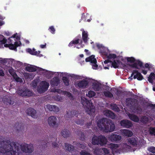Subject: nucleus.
Masks as SVG:
<instances>
[{
  "instance_id": "nucleus-50",
  "label": "nucleus",
  "mask_w": 155,
  "mask_h": 155,
  "mask_svg": "<svg viewBox=\"0 0 155 155\" xmlns=\"http://www.w3.org/2000/svg\"><path fill=\"white\" fill-rule=\"evenodd\" d=\"M75 123L78 124H82L83 123V121L80 120H77L75 121Z\"/></svg>"
},
{
  "instance_id": "nucleus-1",
  "label": "nucleus",
  "mask_w": 155,
  "mask_h": 155,
  "mask_svg": "<svg viewBox=\"0 0 155 155\" xmlns=\"http://www.w3.org/2000/svg\"><path fill=\"white\" fill-rule=\"evenodd\" d=\"M21 148V150L26 153H31L34 150V147L31 144L25 143L20 145L14 142L9 140H3L0 142V152L6 155H15Z\"/></svg>"
},
{
  "instance_id": "nucleus-44",
  "label": "nucleus",
  "mask_w": 155,
  "mask_h": 155,
  "mask_svg": "<svg viewBox=\"0 0 155 155\" xmlns=\"http://www.w3.org/2000/svg\"><path fill=\"white\" fill-rule=\"evenodd\" d=\"M102 150L103 151L104 154L107 155L109 153V151L107 149L105 148H103L102 149Z\"/></svg>"
},
{
  "instance_id": "nucleus-59",
  "label": "nucleus",
  "mask_w": 155,
  "mask_h": 155,
  "mask_svg": "<svg viewBox=\"0 0 155 155\" xmlns=\"http://www.w3.org/2000/svg\"><path fill=\"white\" fill-rule=\"evenodd\" d=\"M86 147V145L85 144H81V148L82 149H84Z\"/></svg>"
},
{
  "instance_id": "nucleus-6",
  "label": "nucleus",
  "mask_w": 155,
  "mask_h": 155,
  "mask_svg": "<svg viewBox=\"0 0 155 155\" xmlns=\"http://www.w3.org/2000/svg\"><path fill=\"white\" fill-rule=\"evenodd\" d=\"M49 85L48 83L45 81H42L38 87L37 91L40 93H42L47 90Z\"/></svg>"
},
{
  "instance_id": "nucleus-36",
  "label": "nucleus",
  "mask_w": 155,
  "mask_h": 155,
  "mask_svg": "<svg viewBox=\"0 0 155 155\" xmlns=\"http://www.w3.org/2000/svg\"><path fill=\"white\" fill-rule=\"evenodd\" d=\"M81 155H91L90 153L85 150H82L80 152Z\"/></svg>"
},
{
  "instance_id": "nucleus-62",
  "label": "nucleus",
  "mask_w": 155,
  "mask_h": 155,
  "mask_svg": "<svg viewBox=\"0 0 155 155\" xmlns=\"http://www.w3.org/2000/svg\"><path fill=\"white\" fill-rule=\"evenodd\" d=\"M28 92H31V91L29 90L27 88V90H26V91L25 92V94H28Z\"/></svg>"
},
{
  "instance_id": "nucleus-12",
  "label": "nucleus",
  "mask_w": 155,
  "mask_h": 155,
  "mask_svg": "<svg viewBox=\"0 0 155 155\" xmlns=\"http://www.w3.org/2000/svg\"><path fill=\"white\" fill-rule=\"evenodd\" d=\"M121 136L119 135L112 133L109 137V140L111 141L118 142L121 139Z\"/></svg>"
},
{
  "instance_id": "nucleus-29",
  "label": "nucleus",
  "mask_w": 155,
  "mask_h": 155,
  "mask_svg": "<svg viewBox=\"0 0 155 155\" xmlns=\"http://www.w3.org/2000/svg\"><path fill=\"white\" fill-rule=\"evenodd\" d=\"M110 108L115 111H118L119 109L115 104H112L110 105Z\"/></svg>"
},
{
  "instance_id": "nucleus-13",
  "label": "nucleus",
  "mask_w": 155,
  "mask_h": 155,
  "mask_svg": "<svg viewBox=\"0 0 155 155\" xmlns=\"http://www.w3.org/2000/svg\"><path fill=\"white\" fill-rule=\"evenodd\" d=\"M21 44V43L20 41L18 42L16 41L15 42L14 45L12 44H6L4 45V46L6 47H8L11 49L16 51V47L20 46Z\"/></svg>"
},
{
  "instance_id": "nucleus-22",
  "label": "nucleus",
  "mask_w": 155,
  "mask_h": 155,
  "mask_svg": "<svg viewBox=\"0 0 155 155\" xmlns=\"http://www.w3.org/2000/svg\"><path fill=\"white\" fill-rule=\"evenodd\" d=\"M65 147H66V150L71 153H73V151L77 153V152H78L76 150L74 149V147L73 146L71 145L68 144L66 143H65Z\"/></svg>"
},
{
  "instance_id": "nucleus-21",
  "label": "nucleus",
  "mask_w": 155,
  "mask_h": 155,
  "mask_svg": "<svg viewBox=\"0 0 155 155\" xmlns=\"http://www.w3.org/2000/svg\"><path fill=\"white\" fill-rule=\"evenodd\" d=\"M59 83V79L57 77L53 78L51 81V84L52 86H57Z\"/></svg>"
},
{
  "instance_id": "nucleus-10",
  "label": "nucleus",
  "mask_w": 155,
  "mask_h": 155,
  "mask_svg": "<svg viewBox=\"0 0 155 155\" xmlns=\"http://www.w3.org/2000/svg\"><path fill=\"white\" fill-rule=\"evenodd\" d=\"M2 101L5 104L7 105H12L14 104L15 102L12 99L11 97L5 96L3 98Z\"/></svg>"
},
{
  "instance_id": "nucleus-28",
  "label": "nucleus",
  "mask_w": 155,
  "mask_h": 155,
  "mask_svg": "<svg viewBox=\"0 0 155 155\" xmlns=\"http://www.w3.org/2000/svg\"><path fill=\"white\" fill-rule=\"evenodd\" d=\"M138 66L141 67L142 66V63L140 61H137L133 65V66L136 68L138 69Z\"/></svg>"
},
{
  "instance_id": "nucleus-38",
  "label": "nucleus",
  "mask_w": 155,
  "mask_h": 155,
  "mask_svg": "<svg viewBox=\"0 0 155 155\" xmlns=\"http://www.w3.org/2000/svg\"><path fill=\"white\" fill-rule=\"evenodd\" d=\"M9 72L10 73V74L12 75L13 77H15V76H17V75L16 74L14 71V70L12 69H9L8 70Z\"/></svg>"
},
{
  "instance_id": "nucleus-34",
  "label": "nucleus",
  "mask_w": 155,
  "mask_h": 155,
  "mask_svg": "<svg viewBox=\"0 0 155 155\" xmlns=\"http://www.w3.org/2000/svg\"><path fill=\"white\" fill-rule=\"evenodd\" d=\"M150 133V134L155 136V128L150 127L149 130Z\"/></svg>"
},
{
  "instance_id": "nucleus-45",
  "label": "nucleus",
  "mask_w": 155,
  "mask_h": 155,
  "mask_svg": "<svg viewBox=\"0 0 155 155\" xmlns=\"http://www.w3.org/2000/svg\"><path fill=\"white\" fill-rule=\"evenodd\" d=\"M35 50H33V51H32L31 49H28L29 52L31 54L33 55H36L37 54V52L35 51Z\"/></svg>"
},
{
  "instance_id": "nucleus-7",
  "label": "nucleus",
  "mask_w": 155,
  "mask_h": 155,
  "mask_svg": "<svg viewBox=\"0 0 155 155\" xmlns=\"http://www.w3.org/2000/svg\"><path fill=\"white\" fill-rule=\"evenodd\" d=\"M27 90V88L25 87H21L19 88L17 91V93L19 95L23 97L26 96L29 97L32 95V92H28V94H25V92Z\"/></svg>"
},
{
  "instance_id": "nucleus-20",
  "label": "nucleus",
  "mask_w": 155,
  "mask_h": 155,
  "mask_svg": "<svg viewBox=\"0 0 155 155\" xmlns=\"http://www.w3.org/2000/svg\"><path fill=\"white\" fill-rule=\"evenodd\" d=\"M122 134L125 136L130 137L132 136L133 134L132 132L128 130H122Z\"/></svg>"
},
{
  "instance_id": "nucleus-3",
  "label": "nucleus",
  "mask_w": 155,
  "mask_h": 155,
  "mask_svg": "<svg viewBox=\"0 0 155 155\" xmlns=\"http://www.w3.org/2000/svg\"><path fill=\"white\" fill-rule=\"evenodd\" d=\"M126 102L127 105L131 107L132 112L137 113H140L142 112V109L140 106L138 105L136 99L128 98L126 99Z\"/></svg>"
},
{
  "instance_id": "nucleus-33",
  "label": "nucleus",
  "mask_w": 155,
  "mask_h": 155,
  "mask_svg": "<svg viewBox=\"0 0 155 155\" xmlns=\"http://www.w3.org/2000/svg\"><path fill=\"white\" fill-rule=\"evenodd\" d=\"M140 120L143 123H146L148 120V118L146 116H143L141 118Z\"/></svg>"
},
{
  "instance_id": "nucleus-18",
  "label": "nucleus",
  "mask_w": 155,
  "mask_h": 155,
  "mask_svg": "<svg viewBox=\"0 0 155 155\" xmlns=\"http://www.w3.org/2000/svg\"><path fill=\"white\" fill-rule=\"evenodd\" d=\"M47 107L48 109L51 111L58 112L59 111L58 107L55 105H48L47 106Z\"/></svg>"
},
{
  "instance_id": "nucleus-4",
  "label": "nucleus",
  "mask_w": 155,
  "mask_h": 155,
  "mask_svg": "<svg viewBox=\"0 0 155 155\" xmlns=\"http://www.w3.org/2000/svg\"><path fill=\"white\" fill-rule=\"evenodd\" d=\"M80 102L83 105L86 112L89 114H91L92 112L94 113L95 112L94 107L91 101L87 100L84 97H81Z\"/></svg>"
},
{
  "instance_id": "nucleus-11",
  "label": "nucleus",
  "mask_w": 155,
  "mask_h": 155,
  "mask_svg": "<svg viewBox=\"0 0 155 155\" xmlns=\"http://www.w3.org/2000/svg\"><path fill=\"white\" fill-rule=\"evenodd\" d=\"M134 74V79L137 78V79L139 80H142L143 78V77L141 74L138 72L137 70L134 71L132 74H131L130 77L129 78V79L130 80L132 79V77Z\"/></svg>"
},
{
  "instance_id": "nucleus-46",
  "label": "nucleus",
  "mask_w": 155,
  "mask_h": 155,
  "mask_svg": "<svg viewBox=\"0 0 155 155\" xmlns=\"http://www.w3.org/2000/svg\"><path fill=\"white\" fill-rule=\"evenodd\" d=\"M79 39H78L77 40H76L73 41L70 43L69 44L70 45L72 44H78L79 43Z\"/></svg>"
},
{
  "instance_id": "nucleus-37",
  "label": "nucleus",
  "mask_w": 155,
  "mask_h": 155,
  "mask_svg": "<svg viewBox=\"0 0 155 155\" xmlns=\"http://www.w3.org/2000/svg\"><path fill=\"white\" fill-rule=\"evenodd\" d=\"M95 95V92L92 91H90L88 92V96L89 97H92Z\"/></svg>"
},
{
  "instance_id": "nucleus-24",
  "label": "nucleus",
  "mask_w": 155,
  "mask_h": 155,
  "mask_svg": "<svg viewBox=\"0 0 155 155\" xmlns=\"http://www.w3.org/2000/svg\"><path fill=\"white\" fill-rule=\"evenodd\" d=\"M36 67L35 66L30 65L27 66L25 68V70L29 72H32L35 71L36 70Z\"/></svg>"
},
{
  "instance_id": "nucleus-27",
  "label": "nucleus",
  "mask_w": 155,
  "mask_h": 155,
  "mask_svg": "<svg viewBox=\"0 0 155 155\" xmlns=\"http://www.w3.org/2000/svg\"><path fill=\"white\" fill-rule=\"evenodd\" d=\"M154 79H155V74L153 73H151L148 78V81L152 83L153 80Z\"/></svg>"
},
{
  "instance_id": "nucleus-41",
  "label": "nucleus",
  "mask_w": 155,
  "mask_h": 155,
  "mask_svg": "<svg viewBox=\"0 0 155 155\" xmlns=\"http://www.w3.org/2000/svg\"><path fill=\"white\" fill-rule=\"evenodd\" d=\"M37 84L38 81H37L34 80L31 83V85L33 88H35L37 86Z\"/></svg>"
},
{
  "instance_id": "nucleus-19",
  "label": "nucleus",
  "mask_w": 155,
  "mask_h": 155,
  "mask_svg": "<svg viewBox=\"0 0 155 155\" xmlns=\"http://www.w3.org/2000/svg\"><path fill=\"white\" fill-rule=\"evenodd\" d=\"M61 134V135L64 138H67L70 135L69 131L67 129H64L62 130Z\"/></svg>"
},
{
  "instance_id": "nucleus-61",
  "label": "nucleus",
  "mask_w": 155,
  "mask_h": 155,
  "mask_svg": "<svg viewBox=\"0 0 155 155\" xmlns=\"http://www.w3.org/2000/svg\"><path fill=\"white\" fill-rule=\"evenodd\" d=\"M46 44H45V45H41V46H40V47H41V48H45L46 47Z\"/></svg>"
},
{
  "instance_id": "nucleus-23",
  "label": "nucleus",
  "mask_w": 155,
  "mask_h": 155,
  "mask_svg": "<svg viewBox=\"0 0 155 155\" xmlns=\"http://www.w3.org/2000/svg\"><path fill=\"white\" fill-rule=\"evenodd\" d=\"M16 130L18 132H23L25 131L24 126L21 124H19L17 125L16 127Z\"/></svg>"
},
{
  "instance_id": "nucleus-25",
  "label": "nucleus",
  "mask_w": 155,
  "mask_h": 155,
  "mask_svg": "<svg viewBox=\"0 0 155 155\" xmlns=\"http://www.w3.org/2000/svg\"><path fill=\"white\" fill-rule=\"evenodd\" d=\"M129 118L134 122H137L139 120L138 117L136 115L132 114H129L128 115Z\"/></svg>"
},
{
  "instance_id": "nucleus-42",
  "label": "nucleus",
  "mask_w": 155,
  "mask_h": 155,
  "mask_svg": "<svg viewBox=\"0 0 155 155\" xmlns=\"http://www.w3.org/2000/svg\"><path fill=\"white\" fill-rule=\"evenodd\" d=\"M148 150L153 153H155V147H151L148 148Z\"/></svg>"
},
{
  "instance_id": "nucleus-30",
  "label": "nucleus",
  "mask_w": 155,
  "mask_h": 155,
  "mask_svg": "<svg viewBox=\"0 0 155 155\" xmlns=\"http://www.w3.org/2000/svg\"><path fill=\"white\" fill-rule=\"evenodd\" d=\"M112 64L113 66L116 68H117L119 65V61H118L114 60L113 62H112Z\"/></svg>"
},
{
  "instance_id": "nucleus-64",
  "label": "nucleus",
  "mask_w": 155,
  "mask_h": 155,
  "mask_svg": "<svg viewBox=\"0 0 155 155\" xmlns=\"http://www.w3.org/2000/svg\"><path fill=\"white\" fill-rule=\"evenodd\" d=\"M91 124V123H89L87 124V127L89 128V127L90 126Z\"/></svg>"
},
{
  "instance_id": "nucleus-43",
  "label": "nucleus",
  "mask_w": 155,
  "mask_h": 155,
  "mask_svg": "<svg viewBox=\"0 0 155 155\" xmlns=\"http://www.w3.org/2000/svg\"><path fill=\"white\" fill-rule=\"evenodd\" d=\"M111 113H110L109 116L108 117L112 119H114L115 117V114L111 111Z\"/></svg>"
},
{
  "instance_id": "nucleus-53",
  "label": "nucleus",
  "mask_w": 155,
  "mask_h": 155,
  "mask_svg": "<svg viewBox=\"0 0 155 155\" xmlns=\"http://www.w3.org/2000/svg\"><path fill=\"white\" fill-rule=\"evenodd\" d=\"M94 89H96V90L97 91H98L99 89H100V87L99 85H96L94 87Z\"/></svg>"
},
{
  "instance_id": "nucleus-8",
  "label": "nucleus",
  "mask_w": 155,
  "mask_h": 155,
  "mask_svg": "<svg viewBox=\"0 0 155 155\" xmlns=\"http://www.w3.org/2000/svg\"><path fill=\"white\" fill-rule=\"evenodd\" d=\"M57 119L54 116H51L48 119V123L50 127H57L58 124L57 123Z\"/></svg>"
},
{
  "instance_id": "nucleus-31",
  "label": "nucleus",
  "mask_w": 155,
  "mask_h": 155,
  "mask_svg": "<svg viewBox=\"0 0 155 155\" xmlns=\"http://www.w3.org/2000/svg\"><path fill=\"white\" fill-rule=\"evenodd\" d=\"M87 34L85 31H83L82 33V38L84 42H87Z\"/></svg>"
},
{
  "instance_id": "nucleus-63",
  "label": "nucleus",
  "mask_w": 155,
  "mask_h": 155,
  "mask_svg": "<svg viewBox=\"0 0 155 155\" xmlns=\"http://www.w3.org/2000/svg\"><path fill=\"white\" fill-rule=\"evenodd\" d=\"M55 92H57L58 93H60L61 91H60V89H57L55 90Z\"/></svg>"
},
{
  "instance_id": "nucleus-52",
  "label": "nucleus",
  "mask_w": 155,
  "mask_h": 155,
  "mask_svg": "<svg viewBox=\"0 0 155 155\" xmlns=\"http://www.w3.org/2000/svg\"><path fill=\"white\" fill-rule=\"evenodd\" d=\"M64 93L65 95H66L68 97H71V94L70 93L67 92H64Z\"/></svg>"
},
{
  "instance_id": "nucleus-51",
  "label": "nucleus",
  "mask_w": 155,
  "mask_h": 155,
  "mask_svg": "<svg viewBox=\"0 0 155 155\" xmlns=\"http://www.w3.org/2000/svg\"><path fill=\"white\" fill-rule=\"evenodd\" d=\"M15 80L17 82H22V79L18 77H17V78H16Z\"/></svg>"
},
{
  "instance_id": "nucleus-15",
  "label": "nucleus",
  "mask_w": 155,
  "mask_h": 155,
  "mask_svg": "<svg viewBox=\"0 0 155 155\" xmlns=\"http://www.w3.org/2000/svg\"><path fill=\"white\" fill-rule=\"evenodd\" d=\"M88 82L85 80H82L77 82V84L79 88H86L88 85Z\"/></svg>"
},
{
  "instance_id": "nucleus-2",
  "label": "nucleus",
  "mask_w": 155,
  "mask_h": 155,
  "mask_svg": "<svg viewBox=\"0 0 155 155\" xmlns=\"http://www.w3.org/2000/svg\"><path fill=\"white\" fill-rule=\"evenodd\" d=\"M97 126L100 130L107 132H112L115 129V125L112 121L106 118L98 120Z\"/></svg>"
},
{
  "instance_id": "nucleus-35",
  "label": "nucleus",
  "mask_w": 155,
  "mask_h": 155,
  "mask_svg": "<svg viewBox=\"0 0 155 155\" xmlns=\"http://www.w3.org/2000/svg\"><path fill=\"white\" fill-rule=\"evenodd\" d=\"M118 145L117 144L111 143L110 144V148L113 150L116 149L118 147Z\"/></svg>"
},
{
  "instance_id": "nucleus-39",
  "label": "nucleus",
  "mask_w": 155,
  "mask_h": 155,
  "mask_svg": "<svg viewBox=\"0 0 155 155\" xmlns=\"http://www.w3.org/2000/svg\"><path fill=\"white\" fill-rule=\"evenodd\" d=\"M62 80L66 85L68 86L69 85L68 80L66 77H63Z\"/></svg>"
},
{
  "instance_id": "nucleus-5",
  "label": "nucleus",
  "mask_w": 155,
  "mask_h": 155,
  "mask_svg": "<svg viewBox=\"0 0 155 155\" xmlns=\"http://www.w3.org/2000/svg\"><path fill=\"white\" fill-rule=\"evenodd\" d=\"M107 142V138L103 136H94L92 139V143L94 145H100L102 146L105 145Z\"/></svg>"
},
{
  "instance_id": "nucleus-17",
  "label": "nucleus",
  "mask_w": 155,
  "mask_h": 155,
  "mask_svg": "<svg viewBox=\"0 0 155 155\" xmlns=\"http://www.w3.org/2000/svg\"><path fill=\"white\" fill-rule=\"evenodd\" d=\"M128 141L131 145L135 146L137 143V137H131L128 139Z\"/></svg>"
},
{
  "instance_id": "nucleus-16",
  "label": "nucleus",
  "mask_w": 155,
  "mask_h": 155,
  "mask_svg": "<svg viewBox=\"0 0 155 155\" xmlns=\"http://www.w3.org/2000/svg\"><path fill=\"white\" fill-rule=\"evenodd\" d=\"M26 112L28 115L31 116L34 118H35L36 117V111L34 109L29 108L27 110Z\"/></svg>"
},
{
  "instance_id": "nucleus-40",
  "label": "nucleus",
  "mask_w": 155,
  "mask_h": 155,
  "mask_svg": "<svg viewBox=\"0 0 155 155\" xmlns=\"http://www.w3.org/2000/svg\"><path fill=\"white\" fill-rule=\"evenodd\" d=\"M110 113L111 114V111L107 110H105L103 112L104 114L107 117L109 116Z\"/></svg>"
},
{
  "instance_id": "nucleus-32",
  "label": "nucleus",
  "mask_w": 155,
  "mask_h": 155,
  "mask_svg": "<svg viewBox=\"0 0 155 155\" xmlns=\"http://www.w3.org/2000/svg\"><path fill=\"white\" fill-rule=\"evenodd\" d=\"M104 94L106 97H107L110 98L113 97V95L109 91H104Z\"/></svg>"
},
{
  "instance_id": "nucleus-49",
  "label": "nucleus",
  "mask_w": 155,
  "mask_h": 155,
  "mask_svg": "<svg viewBox=\"0 0 155 155\" xmlns=\"http://www.w3.org/2000/svg\"><path fill=\"white\" fill-rule=\"evenodd\" d=\"M6 42V40L5 38H4L2 40H0V45H1L5 44Z\"/></svg>"
},
{
  "instance_id": "nucleus-48",
  "label": "nucleus",
  "mask_w": 155,
  "mask_h": 155,
  "mask_svg": "<svg viewBox=\"0 0 155 155\" xmlns=\"http://www.w3.org/2000/svg\"><path fill=\"white\" fill-rule=\"evenodd\" d=\"M127 60L128 61L130 62H134L135 61V59L133 57L128 58L127 59Z\"/></svg>"
},
{
  "instance_id": "nucleus-9",
  "label": "nucleus",
  "mask_w": 155,
  "mask_h": 155,
  "mask_svg": "<svg viewBox=\"0 0 155 155\" xmlns=\"http://www.w3.org/2000/svg\"><path fill=\"white\" fill-rule=\"evenodd\" d=\"M87 62L91 61V63L92 64L94 69H96L98 67L97 64V60L96 58H94V56L92 55L89 57L85 59Z\"/></svg>"
},
{
  "instance_id": "nucleus-57",
  "label": "nucleus",
  "mask_w": 155,
  "mask_h": 155,
  "mask_svg": "<svg viewBox=\"0 0 155 155\" xmlns=\"http://www.w3.org/2000/svg\"><path fill=\"white\" fill-rule=\"evenodd\" d=\"M47 144V143L45 141H43L41 143V145L43 147H45L46 145Z\"/></svg>"
},
{
  "instance_id": "nucleus-54",
  "label": "nucleus",
  "mask_w": 155,
  "mask_h": 155,
  "mask_svg": "<svg viewBox=\"0 0 155 155\" xmlns=\"http://www.w3.org/2000/svg\"><path fill=\"white\" fill-rule=\"evenodd\" d=\"M58 143L54 142L52 143V146L54 147V148H57L58 147Z\"/></svg>"
},
{
  "instance_id": "nucleus-47",
  "label": "nucleus",
  "mask_w": 155,
  "mask_h": 155,
  "mask_svg": "<svg viewBox=\"0 0 155 155\" xmlns=\"http://www.w3.org/2000/svg\"><path fill=\"white\" fill-rule=\"evenodd\" d=\"M116 55L115 54H109V55L108 56V58H116Z\"/></svg>"
},
{
  "instance_id": "nucleus-56",
  "label": "nucleus",
  "mask_w": 155,
  "mask_h": 155,
  "mask_svg": "<svg viewBox=\"0 0 155 155\" xmlns=\"http://www.w3.org/2000/svg\"><path fill=\"white\" fill-rule=\"evenodd\" d=\"M13 37V38H15L17 40L19 39V37L18 36L16 35H12V37L11 38Z\"/></svg>"
},
{
  "instance_id": "nucleus-14",
  "label": "nucleus",
  "mask_w": 155,
  "mask_h": 155,
  "mask_svg": "<svg viewBox=\"0 0 155 155\" xmlns=\"http://www.w3.org/2000/svg\"><path fill=\"white\" fill-rule=\"evenodd\" d=\"M120 124L122 126L127 128L131 127L132 126L131 122L127 120H121L120 122Z\"/></svg>"
},
{
  "instance_id": "nucleus-58",
  "label": "nucleus",
  "mask_w": 155,
  "mask_h": 155,
  "mask_svg": "<svg viewBox=\"0 0 155 155\" xmlns=\"http://www.w3.org/2000/svg\"><path fill=\"white\" fill-rule=\"evenodd\" d=\"M4 75V73L2 70L0 69V76H3Z\"/></svg>"
},
{
  "instance_id": "nucleus-26",
  "label": "nucleus",
  "mask_w": 155,
  "mask_h": 155,
  "mask_svg": "<svg viewBox=\"0 0 155 155\" xmlns=\"http://www.w3.org/2000/svg\"><path fill=\"white\" fill-rule=\"evenodd\" d=\"M74 111L73 110H68L67 112L65 117L67 118H70L74 115Z\"/></svg>"
},
{
  "instance_id": "nucleus-55",
  "label": "nucleus",
  "mask_w": 155,
  "mask_h": 155,
  "mask_svg": "<svg viewBox=\"0 0 155 155\" xmlns=\"http://www.w3.org/2000/svg\"><path fill=\"white\" fill-rule=\"evenodd\" d=\"M50 29L51 30V31L52 33H54V32L55 31V30L54 28L53 27L51 26V27H50Z\"/></svg>"
},
{
  "instance_id": "nucleus-60",
  "label": "nucleus",
  "mask_w": 155,
  "mask_h": 155,
  "mask_svg": "<svg viewBox=\"0 0 155 155\" xmlns=\"http://www.w3.org/2000/svg\"><path fill=\"white\" fill-rule=\"evenodd\" d=\"M77 146L81 148V144H80V143H77Z\"/></svg>"
}]
</instances>
